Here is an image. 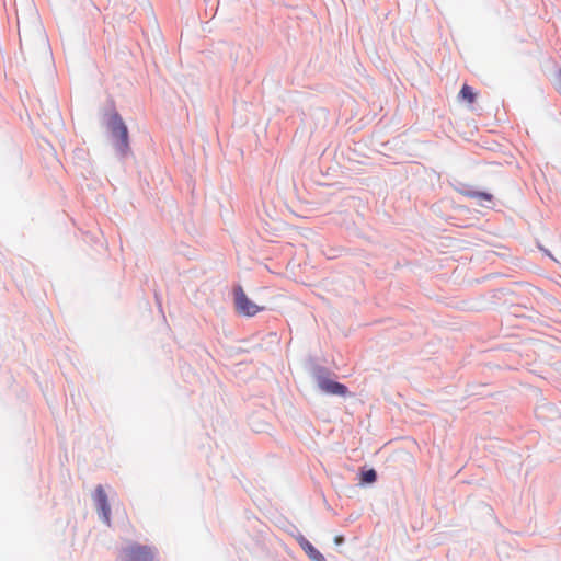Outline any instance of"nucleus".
<instances>
[{"label":"nucleus","instance_id":"obj_1","mask_svg":"<svg viewBox=\"0 0 561 561\" xmlns=\"http://www.w3.org/2000/svg\"><path fill=\"white\" fill-rule=\"evenodd\" d=\"M234 302L238 313L245 317H253L264 308L254 304L243 291L241 287L234 289Z\"/></svg>","mask_w":561,"mask_h":561},{"label":"nucleus","instance_id":"obj_2","mask_svg":"<svg viewBox=\"0 0 561 561\" xmlns=\"http://www.w3.org/2000/svg\"><path fill=\"white\" fill-rule=\"evenodd\" d=\"M111 130L113 136L117 139V149L121 153H126L128 150V130L119 116L115 115L111 119Z\"/></svg>","mask_w":561,"mask_h":561},{"label":"nucleus","instance_id":"obj_3","mask_svg":"<svg viewBox=\"0 0 561 561\" xmlns=\"http://www.w3.org/2000/svg\"><path fill=\"white\" fill-rule=\"evenodd\" d=\"M111 130L113 136L117 139V149L121 153H126L128 150V130L119 116L115 115L111 119Z\"/></svg>","mask_w":561,"mask_h":561},{"label":"nucleus","instance_id":"obj_4","mask_svg":"<svg viewBox=\"0 0 561 561\" xmlns=\"http://www.w3.org/2000/svg\"><path fill=\"white\" fill-rule=\"evenodd\" d=\"M154 553L150 547L134 543L123 551V561H153Z\"/></svg>","mask_w":561,"mask_h":561},{"label":"nucleus","instance_id":"obj_5","mask_svg":"<svg viewBox=\"0 0 561 561\" xmlns=\"http://www.w3.org/2000/svg\"><path fill=\"white\" fill-rule=\"evenodd\" d=\"M318 387L323 392L332 396L345 397L348 393L346 386L324 376L318 377Z\"/></svg>","mask_w":561,"mask_h":561},{"label":"nucleus","instance_id":"obj_6","mask_svg":"<svg viewBox=\"0 0 561 561\" xmlns=\"http://www.w3.org/2000/svg\"><path fill=\"white\" fill-rule=\"evenodd\" d=\"M95 501L98 504V510H99V514H100L101 518L103 519V522L105 524H107L110 526V524H111V507H110V504L107 501L106 493L101 485H99L95 489Z\"/></svg>","mask_w":561,"mask_h":561},{"label":"nucleus","instance_id":"obj_7","mask_svg":"<svg viewBox=\"0 0 561 561\" xmlns=\"http://www.w3.org/2000/svg\"><path fill=\"white\" fill-rule=\"evenodd\" d=\"M299 545L312 561H325L324 556L318 549H316L312 546V543L309 542L307 539L301 538L299 540Z\"/></svg>","mask_w":561,"mask_h":561},{"label":"nucleus","instance_id":"obj_8","mask_svg":"<svg viewBox=\"0 0 561 561\" xmlns=\"http://www.w3.org/2000/svg\"><path fill=\"white\" fill-rule=\"evenodd\" d=\"M458 98L461 101L472 104L477 99V93L473 91V89L470 85L463 84L458 94Z\"/></svg>","mask_w":561,"mask_h":561},{"label":"nucleus","instance_id":"obj_9","mask_svg":"<svg viewBox=\"0 0 561 561\" xmlns=\"http://www.w3.org/2000/svg\"><path fill=\"white\" fill-rule=\"evenodd\" d=\"M375 480H376V472L374 470H368L367 472H365V474H364L365 482L371 483Z\"/></svg>","mask_w":561,"mask_h":561},{"label":"nucleus","instance_id":"obj_10","mask_svg":"<svg viewBox=\"0 0 561 561\" xmlns=\"http://www.w3.org/2000/svg\"><path fill=\"white\" fill-rule=\"evenodd\" d=\"M556 89L559 92V94L561 95V69L558 72V81L556 84Z\"/></svg>","mask_w":561,"mask_h":561},{"label":"nucleus","instance_id":"obj_11","mask_svg":"<svg viewBox=\"0 0 561 561\" xmlns=\"http://www.w3.org/2000/svg\"><path fill=\"white\" fill-rule=\"evenodd\" d=\"M342 540H343V539H342V537H336V538H335V542H336V543L342 542Z\"/></svg>","mask_w":561,"mask_h":561}]
</instances>
